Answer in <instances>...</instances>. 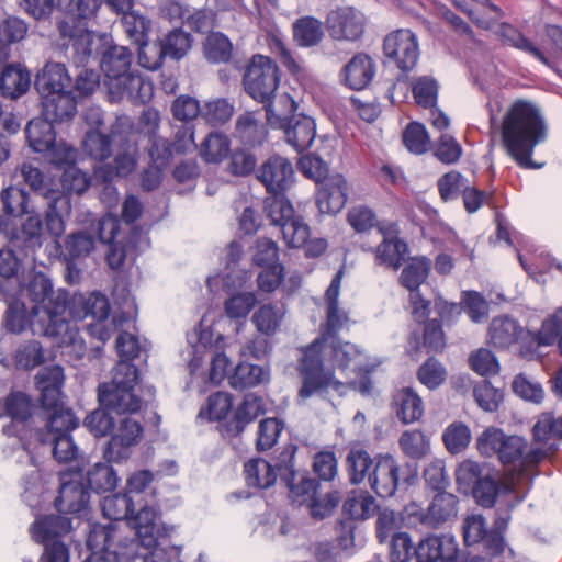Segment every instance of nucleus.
<instances>
[{
    "label": "nucleus",
    "instance_id": "obj_3",
    "mask_svg": "<svg viewBox=\"0 0 562 562\" xmlns=\"http://www.w3.org/2000/svg\"><path fill=\"white\" fill-rule=\"evenodd\" d=\"M22 302L30 304L32 315L36 318L38 329L34 334L56 338L68 328L65 317L69 307L70 292L54 289L52 279L43 271L33 270L20 283Z\"/></svg>",
    "mask_w": 562,
    "mask_h": 562
},
{
    "label": "nucleus",
    "instance_id": "obj_28",
    "mask_svg": "<svg viewBox=\"0 0 562 562\" xmlns=\"http://www.w3.org/2000/svg\"><path fill=\"white\" fill-rule=\"evenodd\" d=\"M329 35L337 41H357L364 32L362 16L350 7L331 10L326 18Z\"/></svg>",
    "mask_w": 562,
    "mask_h": 562
},
{
    "label": "nucleus",
    "instance_id": "obj_54",
    "mask_svg": "<svg viewBox=\"0 0 562 562\" xmlns=\"http://www.w3.org/2000/svg\"><path fill=\"white\" fill-rule=\"evenodd\" d=\"M136 46L138 64L145 69L157 70L162 66L165 58H167L166 53L162 52L160 37L154 41L147 37L136 44Z\"/></svg>",
    "mask_w": 562,
    "mask_h": 562
},
{
    "label": "nucleus",
    "instance_id": "obj_58",
    "mask_svg": "<svg viewBox=\"0 0 562 562\" xmlns=\"http://www.w3.org/2000/svg\"><path fill=\"white\" fill-rule=\"evenodd\" d=\"M116 528L111 524H91L87 537V548L90 552H115L112 550Z\"/></svg>",
    "mask_w": 562,
    "mask_h": 562
},
{
    "label": "nucleus",
    "instance_id": "obj_33",
    "mask_svg": "<svg viewBox=\"0 0 562 562\" xmlns=\"http://www.w3.org/2000/svg\"><path fill=\"white\" fill-rule=\"evenodd\" d=\"M69 121L70 120H55L53 117H48L43 113L42 109L41 115L31 119L24 128L25 138L30 148L38 154L50 149L53 145H55L57 136L54 123H64Z\"/></svg>",
    "mask_w": 562,
    "mask_h": 562
},
{
    "label": "nucleus",
    "instance_id": "obj_11",
    "mask_svg": "<svg viewBox=\"0 0 562 562\" xmlns=\"http://www.w3.org/2000/svg\"><path fill=\"white\" fill-rule=\"evenodd\" d=\"M299 104L289 94L279 97L277 105L267 106V124L281 130L285 140L299 154L308 149L316 136V123L313 117L297 112Z\"/></svg>",
    "mask_w": 562,
    "mask_h": 562
},
{
    "label": "nucleus",
    "instance_id": "obj_15",
    "mask_svg": "<svg viewBox=\"0 0 562 562\" xmlns=\"http://www.w3.org/2000/svg\"><path fill=\"white\" fill-rule=\"evenodd\" d=\"M280 78V69L272 58L255 54L249 59L243 75L244 90L255 101L262 103L267 112L268 105H276L272 100Z\"/></svg>",
    "mask_w": 562,
    "mask_h": 562
},
{
    "label": "nucleus",
    "instance_id": "obj_37",
    "mask_svg": "<svg viewBox=\"0 0 562 562\" xmlns=\"http://www.w3.org/2000/svg\"><path fill=\"white\" fill-rule=\"evenodd\" d=\"M1 210L12 218H22L24 215L37 210L31 193L20 186H9L0 192Z\"/></svg>",
    "mask_w": 562,
    "mask_h": 562
},
{
    "label": "nucleus",
    "instance_id": "obj_60",
    "mask_svg": "<svg viewBox=\"0 0 562 562\" xmlns=\"http://www.w3.org/2000/svg\"><path fill=\"white\" fill-rule=\"evenodd\" d=\"M233 45L229 38L221 32L207 35L204 42V54L211 63H227L232 57Z\"/></svg>",
    "mask_w": 562,
    "mask_h": 562
},
{
    "label": "nucleus",
    "instance_id": "obj_21",
    "mask_svg": "<svg viewBox=\"0 0 562 562\" xmlns=\"http://www.w3.org/2000/svg\"><path fill=\"white\" fill-rule=\"evenodd\" d=\"M384 56L402 71H412L419 58L417 36L408 29L389 33L383 41Z\"/></svg>",
    "mask_w": 562,
    "mask_h": 562
},
{
    "label": "nucleus",
    "instance_id": "obj_17",
    "mask_svg": "<svg viewBox=\"0 0 562 562\" xmlns=\"http://www.w3.org/2000/svg\"><path fill=\"white\" fill-rule=\"evenodd\" d=\"M89 504L90 491L82 473L80 471L59 473L58 495L54 499L56 510L59 514L81 517L89 513Z\"/></svg>",
    "mask_w": 562,
    "mask_h": 562
},
{
    "label": "nucleus",
    "instance_id": "obj_31",
    "mask_svg": "<svg viewBox=\"0 0 562 562\" xmlns=\"http://www.w3.org/2000/svg\"><path fill=\"white\" fill-rule=\"evenodd\" d=\"M159 512L147 505L140 507L138 512L134 510L130 519L140 544L149 551L156 550L159 539L166 536V529L159 525Z\"/></svg>",
    "mask_w": 562,
    "mask_h": 562
},
{
    "label": "nucleus",
    "instance_id": "obj_34",
    "mask_svg": "<svg viewBox=\"0 0 562 562\" xmlns=\"http://www.w3.org/2000/svg\"><path fill=\"white\" fill-rule=\"evenodd\" d=\"M72 520L64 514L44 515L35 519L30 527V533L36 543L64 541L63 538L72 531Z\"/></svg>",
    "mask_w": 562,
    "mask_h": 562
},
{
    "label": "nucleus",
    "instance_id": "obj_1",
    "mask_svg": "<svg viewBox=\"0 0 562 562\" xmlns=\"http://www.w3.org/2000/svg\"><path fill=\"white\" fill-rule=\"evenodd\" d=\"M135 371L126 364H120L114 378L109 382H101L97 387L99 407L89 413L83 425L95 438L111 436L103 448V458L109 462L127 460L132 447L136 446L143 437L144 428L139 422L123 417L116 427L111 415H131L138 413L143 406V398L135 391Z\"/></svg>",
    "mask_w": 562,
    "mask_h": 562
},
{
    "label": "nucleus",
    "instance_id": "obj_52",
    "mask_svg": "<svg viewBox=\"0 0 562 562\" xmlns=\"http://www.w3.org/2000/svg\"><path fill=\"white\" fill-rule=\"evenodd\" d=\"M13 359L18 370L30 371L46 361L45 350L40 341L26 340L18 346Z\"/></svg>",
    "mask_w": 562,
    "mask_h": 562
},
{
    "label": "nucleus",
    "instance_id": "obj_35",
    "mask_svg": "<svg viewBox=\"0 0 562 562\" xmlns=\"http://www.w3.org/2000/svg\"><path fill=\"white\" fill-rule=\"evenodd\" d=\"M31 85V72L21 64H8L0 72V95L4 99L18 100L30 90Z\"/></svg>",
    "mask_w": 562,
    "mask_h": 562
},
{
    "label": "nucleus",
    "instance_id": "obj_61",
    "mask_svg": "<svg viewBox=\"0 0 562 562\" xmlns=\"http://www.w3.org/2000/svg\"><path fill=\"white\" fill-rule=\"evenodd\" d=\"M134 510V499L126 492L106 497L103 503V512L112 520H130Z\"/></svg>",
    "mask_w": 562,
    "mask_h": 562
},
{
    "label": "nucleus",
    "instance_id": "obj_7",
    "mask_svg": "<svg viewBox=\"0 0 562 562\" xmlns=\"http://www.w3.org/2000/svg\"><path fill=\"white\" fill-rule=\"evenodd\" d=\"M233 395L217 391L207 397V418L210 422H218V430L224 438L240 436L246 427L266 413L261 396L248 393L233 411Z\"/></svg>",
    "mask_w": 562,
    "mask_h": 562
},
{
    "label": "nucleus",
    "instance_id": "obj_24",
    "mask_svg": "<svg viewBox=\"0 0 562 562\" xmlns=\"http://www.w3.org/2000/svg\"><path fill=\"white\" fill-rule=\"evenodd\" d=\"M95 247V236L86 229L68 234L61 246L60 257L66 263V279L70 283L78 282L81 270L77 261L87 258Z\"/></svg>",
    "mask_w": 562,
    "mask_h": 562
},
{
    "label": "nucleus",
    "instance_id": "obj_18",
    "mask_svg": "<svg viewBox=\"0 0 562 562\" xmlns=\"http://www.w3.org/2000/svg\"><path fill=\"white\" fill-rule=\"evenodd\" d=\"M102 125V120H97V125L85 133L81 142L85 155L100 162L112 157L114 146H117L127 133V126L123 117H116L108 132L101 128Z\"/></svg>",
    "mask_w": 562,
    "mask_h": 562
},
{
    "label": "nucleus",
    "instance_id": "obj_20",
    "mask_svg": "<svg viewBox=\"0 0 562 562\" xmlns=\"http://www.w3.org/2000/svg\"><path fill=\"white\" fill-rule=\"evenodd\" d=\"M116 148L117 151L113 162L94 169V178L98 182L109 183L114 177L127 178L135 171L139 160L136 135L127 131Z\"/></svg>",
    "mask_w": 562,
    "mask_h": 562
},
{
    "label": "nucleus",
    "instance_id": "obj_41",
    "mask_svg": "<svg viewBox=\"0 0 562 562\" xmlns=\"http://www.w3.org/2000/svg\"><path fill=\"white\" fill-rule=\"evenodd\" d=\"M234 136L244 146L255 148L262 145L267 136V131L257 119V112L250 111L237 117Z\"/></svg>",
    "mask_w": 562,
    "mask_h": 562
},
{
    "label": "nucleus",
    "instance_id": "obj_50",
    "mask_svg": "<svg viewBox=\"0 0 562 562\" xmlns=\"http://www.w3.org/2000/svg\"><path fill=\"white\" fill-rule=\"evenodd\" d=\"M160 40L162 52L168 58L176 61L186 57L193 44L192 35L181 26L172 29Z\"/></svg>",
    "mask_w": 562,
    "mask_h": 562
},
{
    "label": "nucleus",
    "instance_id": "obj_27",
    "mask_svg": "<svg viewBox=\"0 0 562 562\" xmlns=\"http://www.w3.org/2000/svg\"><path fill=\"white\" fill-rule=\"evenodd\" d=\"M113 100L132 102L135 105L147 103L153 97V87L135 70L119 77L113 81H105Z\"/></svg>",
    "mask_w": 562,
    "mask_h": 562
},
{
    "label": "nucleus",
    "instance_id": "obj_6",
    "mask_svg": "<svg viewBox=\"0 0 562 562\" xmlns=\"http://www.w3.org/2000/svg\"><path fill=\"white\" fill-rule=\"evenodd\" d=\"M71 76L63 63L46 61L37 70L33 87L40 95L43 113L55 120H72L77 115L76 100L69 87Z\"/></svg>",
    "mask_w": 562,
    "mask_h": 562
},
{
    "label": "nucleus",
    "instance_id": "obj_63",
    "mask_svg": "<svg viewBox=\"0 0 562 562\" xmlns=\"http://www.w3.org/2000/svg\"><path fill=\"white\" fill-rule=\"evenodd\" d=\"M60 183L64 192L69 199L70 194L85 193L91 186V177L77 167V164L66 168L60 176Z\"/></svg>",
    "mask_w": 562,
    "mask_h": 562
},
{
    "label": "nucleus",
    "instance_id": "obj_48",
    "mask_svg": "<svg viewBox=\"0 0 562 562\" xmlns=\"http://www.w3.org/2000/svg\"><path fill=\"white\" fill-rule=\"evenodd\" d=\"M431 269V261L427 257H414L402 269L398 278L400 284L409 292L420 290V285L427 280Z\"/></svg>",
    "mask_w": 562,
    "mask_h": 562
},
{
    "label": "nucleus",
    "instance_id": "obj_10",
    "mask_svg": "<svg viewBox=\"0 0 562 562\" xmlns=\"http://www.w3.org/2000/svg\"><path fill=\"white\" fill-rule=\"evenodd\" d=\"M18 170L25 184L35 195L47 201L45 210V227L53 237H60L65 232V216L70 214V199L56 188L53 179L30 161L22 162Z\"/></svg>",
    "mask_w": 562,
    "mask_h": 562
},
{
    "label": "nucleus",
    "instance_id": "obj_46",
    "mask_svg": "<svg viewBox=\"0 0 562 562\" xmlns=\"http://www.w3.org/2000/svg\"><path fill=\"white\" fill-rule=\"evenodd\" d=\"M289 490V497L292 503L299 506L305 505L318 495L321 483L317 479L312 477L307 471L300 472L291 482H283Z\"/></svg>",
    "mask_w": 562,
    "mask_h": 562
},
{
    "label": "nucleus",
    "instance_id": "obj_9",
    "mask_svg": "<svg viewBox=\"0 0 562 562\" xmlns=\"http://www.w3.org/2000/svg\"><path fill=\"white\" fill-rule=\"evenodd\" d=\"M53 10L64 13L57 22L59 37L57 46L67 54L71 46L83 53L91 41V31L88 29L90 20L102 4V0H50Z\"/></svg>",
    "mask_w": 562,
    "mask_h": 562
},
{
    "label": "nucleus",
    "instance_id": "obj_45",
    "mask_svg": "<svg viewBox=\"0 0 562 562\" xmlns=\"http://www.w3.org/2000/svg\"><path fill=\"white\" fill-rule=\"evenodd\" d=\"M111 463L98 462L87 471L85 483L90 492L102 494L115 490L119 477Z\"/></svg>",
    "mask_w": 562,
    "mask_h": 562
},
{
    "label": "nucleus",
    "instance_id": "obj_4",
    "mask_svg": "<svg viewBox=\"0 0 562 562\" xmlns=\"http://www.w3.org/2000/svg\"><path fill=\"white\" fill-rule=\"evenodd\" d=\"M546 137L547 126L539 109L526 100L515 101L502 125V138L508 155L521 168H538L531 157L536 146Z\"/></svg>",
    "mask_w": 562,
    "mask_h": 562
},
{
    "label": "nucleus",
    "instance_id": "obj_19",
    "mask_svg": "<svg viewBox=\"0 0 562 562\" xmlns=\"http://www.w3.org/2000/svg\"><path fill=\"white\" fill-rule=\"evenodd\" d=\"M69 301L67 312L71 318L81 321L90 317L93 322L98 323L88 325L91 334H94V328L100 325L99 339H109V330L102 325V323L109 318L111 311L110 302L105 294L99 291L92 292L88 296L83 294H70Z\"/></svg>",
    "mask_w": 562,
    "mask_h": 562
},
{
    "label": "nucleus",
    "instance_id": "obj_39",
    "mask_svg": "<svg viewBox=\"0 0 562 562\" xmlns=\"http://www.w3.org/2000/svg\"><path fill=\"white\" fill-rule=\"evenodd\" d=\"M1 325L7 333L13 335H20L27 329L34 334V329H38L32 310H27L25 302L21 300H12L8 303Z\"/></svg>",
    "mask_w": 562,
    "mask_h": 562
},
{
    "label": "nucleus",
    "instance_id": "obj_25",
    "mask_svg": "<svg viewBox=\"0 0 562 562\" xmlns=\"http://www.w3.org/2000/svg\"><path fill=\"white\" fill-rule=\"evenodd\" d=\"M453 537L429 535L422 538L413 550L416 562H462Z\"/></svg>",
    "mask_w": 562,
    "mask_h": 562
},
{
    "label": "nucleus",
    "instance_id": "obj_40",
    "mask_svg": "<svg viewBox=\"0 0 562 562\" xmlns=\"http://www.w3.org/2000/svg\"><path fill=\"white\" fill-rule=\"evenodd\" d=\"M374 462L375 456L372 458L360 445L350 447L345 460L349 482L352 485H359L366 480L369 481Z\"/></svg>",
    "mask_w": 562,
    "mask_h": 562
},
{
    "label": "nucleus",
    "instance_id": "obj_38",
    "mask_svg": "<svg viewBox=\"0 0 562 562\" xmlns=\"http://www.w3.org/2000/svg\"><path fill=\"white\" fill-rule=\"evenodd\" d=\"M370 251L374 254L375 265L396 271L405 261L408 245L398 236H384V239L376 247L370 248Z\"/></svg>",
    "mask_w": 562,
    "mask_h": 562
},
{
    "label": "nucleus",
    "instance_id": "obj_12",
    "mask_svg": "<svg viewBox=\"0 0 562 562\" xmlns=\"http://www.w3.org/2000/svg\"><path fill=\"white\" fill-rule=\"evenodd\" d=\"M83 53L71 46L70 54H66L77 66H83L90 60L100 63L106 81H113L132 70L133 54L128 47L111 43L105 35H97L91 32V41Z\"/></svg>",
    "mask_w": 562,
    "mask_h": 562
},
{
    "label": "nucleus",
    "instance_id": "obj_55",
    "mask_svg": "<svg viewBox=\"0 0 562 562\" xmlns=\"http://www.w3.org/2000/svg\"><path fill=\"white\" fill-rule=\"evenodd\" d=\"M439 83L431 76H420L412 85V93L418 106L432 110L438 101Z\"/></svg>",
    "mask_w": 562,
    "mask_h": 562
},
{
    "label": "nucleus",
    "instance_id": "obj_62",
    "mask_svg": "<svg viewBox=\"0 0 562 562\" xmlns=\"http://www.w3.org/2000/svg\"><path fill=\"white\" fill-rule=\"evenodd\" d=\"M251 147H236L229 154L228 171L236 177H247L256 170L257 157Z\"/></svg>",
    "mask_w": 562,
    "mask_h": 562
},
{
    "label": "nucleus",
    "instance_id": "obj_43",
    "mask_svg": "<svg viewBox=\"0 0 562 562\" xmlns=\"http://www.w3.org/2000/svg\"><path fill=\"white\" fill-rule=\"evenodd\" d=\"M270 379V371L258 364L246 361L239 362L229 375V385L234 390H246L267 383Z\"/></svg>",
    "mask_w": 562,
    "mask_h": 562
},
{
    "label": "nucleus",
    "instance_id": "obj_44",
    "mask_svg": "<svg viewBox=\"0 0 562 562\" xmlns=\"http://www.w3.org/2000/svg\"><path fill=\"white\" fill-rule=\"evenodd\" d=\"M115 349L120 357V360L112 370V378L115 376L120 364H126L127 367H131V369L135 371L134 373L136 374V387L140 379V373L139 369L132 361L135 358H137L140 353V344L138 337L128 331H121L115 339Z\"/></svg>",
    "mask_w": 562,
    "mask_h": 562
},
{
    "label": "nucleus",
    "instance_id": "obj_57",
    "mask_svg": "<svg viewBox=\"0 0 562 562\" xmlns=\"http://www.w3.org/2000/svg\"><path fill=\"white\" fill-rule=\"evenodd\" d=\"M471 438L469 426L462 422L451 423L442 434L445 447L451 454L464 451L471 442Z\"/></svg>",
    "mask_w": 562,
    "mask_h": 562
},
{
    "label": "nucleus",
    "instance_id": "obj_29",
    "mask_svg": "<svg viewBox=\"0 0 562 562\" xmlns=\"http://www.w3.org/2000/svg\"><path fill=\"white\" fill-rule=\"evenodd\" d=\"M20 226H15L10 233V244L24 252L25 256L34 254L44 241L43 218L38 210L24 215Z\"/></svg>",
    "mask_w": 562,
    "mask_h": 562
},
{
    "label": "nucleus",
    "instance_id": "obj_32",
    "mask_svg": "<svg viewBox=\"0 0 562 562\" xmlns=\"http://www.w3.org/2000/svg\"><path fill=\"white\" fill-rule=\"evenodd\" d=\"M376 72L375 61L366 53H357L340 70V82L360 91L369 87Z\"/></svg>",
    "mask_w": 562,
    "mask_h": 562
},
{
    "label": "nucleus",
    "instance_id": "obj_42",
    "mask_svg": "<svg viewBox=\"0 0 562 562\" xmlns=\"http://www.w3.org/2000/svg\"><path fill=\"white\" fill-rule=\"evenodd\" d=\"M245 482L248 487L268 490L277 482L278 473L272 463L263 458H252L244 464Z\"/></svg>",
    "mask_w": 562,
    "mask_h": 562
},
{
    "label": "nucleus",
    "instance_id": "obj_56",
    "mask_svg": "<svg viewBox=\"0 0 562 562\" xmlns=\"http://www.w3.org/2000/svg\"><path fill=\"white\" fill-rule=\"evenodd\" d=\"M403 528L400 512L384 507L379 509L375 521V536L379 543H385L395 533H402Z\"/></svg>",
    "mask_w": 562,
    "mask_h": 562
},
{
    "label": "nucleus",
    "instance_id": "obj_8",
    "mask_svg": "<svg viewBox=\"0 0 562 562\" xmlns=\"http://www.w3.org/2000/svg\"><path fill=\"white\" fill-rule=\"evenodd\" d=\"M454 474L459 491L470 494L484 508L494 507L498 496L515 493L514 485L503 482L487 463L468 459L458 465Z\"/></svg>",
    "mask_w": 562,
    "mask_h": 562
},
{
    "label": "nucleus",
    "instance_id": "obj_30",
    "mask_svg": "<svg viewBox=\"0 0 562 562\" xmlns=\"http://www.w3.org/2000/svg\"><path fill=\"white\" fill-rule=\"evenodd\" d=\"M64 370L60 366L45 367L35 375V387L40 392L42 404H47L53 413L68 411L61 401V387L64 384Z\"/></svg>",
    "mask_w": 562,
    "mask_h": 562
},
{
    "label": "nucleus",
    "instance_id": "obj_47",
    "mask_svg": "<svg viewBox=\"0 0 562 562\" xmlns=\"http://www.w3.org/2000/svg\"><path fill=\"white\" fill-rule=\"evenodd\" d=\"M231 139L222 132H210L200 146V156L206 164H220L231 154Z\"/></svg>",
    "mask_w": 562,
    "mask_h": 562
},
{
    "label": "nucleus",
    "instance_id": "obj_59",
    "mask_svg": "<svg viewBox=\"0 0 562 562\" xmlns=\"http://www.w3.org/2000/svg\"><path fill=\"white\" fill-rule=\"evenodd\" d=\"M100 85V74L93 69L82 68L75 76V79H71V86L69 87V91H71V97L76 100V108L78 106L79 100H83L88 97H91L97 88Z\"/></svg>",
    "mask_w": 562,
    "mask_h": 562
},
{
    "label": "nucleus",
    "instance_id": "obj_51",
    "mask_svg": "<svg viewBox=\"0 0 562 562\" xmlns=\"http://www.w3.org/2000/svg\"><path fill=\"white\" fill-rule=\"evenodd\" d=\"M458 503V497L451 493L445 492V490L439 491L434 496L428 507V512L435 528H438L446 521L457 516Z\"/></svg>",
    "mask_w": 562,
    "mask_h": 562
},
{
    "label": "nucleus",
    "instance_id": "obj_64",
    "mask_svg": "<svg viewBox=\"0 0 562 562\" xmlns=\"http://www.w3.org/2000/svg\"><path fill=\"white\" fill-rule=\"evenodd\" d=\"M234 113V105L225 98L206 102L202 106L201 117L211 126H222L227 123Z\"/></svg>",
    "mask_w": 562,
    "mask_h": 562
},
{
    "label": "nucleus",
    "instance_id": "obj_16",
    "mask_svg": "<svg viewBox=\"0 0 562 562\" xmlns=\"http://www.w3.org/2000/svg\"><path fill=\"white\" fill-rule=\"evenodd\" d=\"M263 210L271 224L280 226L283 239L289 247L300 248L311 235L310 226L301 215H296L285 195H270L265 199Z\"/></svg>",
    "mask_w": 562,
    "mask_h": 562
},
{
    "label": "nucleus",
    "instance_id": "obj_23",
    "mask_svg": "<svg viewBox=\"0 0 562 562\" xmlns=\"http://www.w3.org/2000/svg\"><path fill=\"white\" fill-rule=\"evenodd\" d=\"M535 333L522 327L518 319L509 315L493 317L487 329V344L497 350H506L510 346L533 340Z\"/></svg>",
    "mask_w": 562,
    "mask_h": 562
},
{
    "label": "nucleus",
    "instance_id": "obj_49",
    "mask_svg": "<svg viewBox=\"0 0 562 562\" xmlns=\"http://www.w3.org/2000/svg\"><path fill=\"white\" fill-rule=\"evenodd\" d=\"M323 37L322 23L314 16H303L293 23V40L300 47L316 46Z\"/></svg>",
    "mask_w": 562,
    "mask_h": 562
},
{
    "label": "nucleus",
    "instance_id": "obj_2",
    "mask_svg": "<svg viewBox=\"0 0 562 562\" xmlns=\"http://www.w3.org/2000/svg\"><path fill=\"white\" fill-rule=\"evenodd\" d=\"M346 318L340 314L339 305H327L326 322L321 336L302 348L303 356L299 359L296 368L301 379L299 400L305 401L315 395L324 398L329 387L342 394L345 384L335 378L334 370L325 368L322 351L326 341L339 337L338 333Z\"/></svg>",
    "mask_w": 562,
    "mask_h": 562
},
{
    "label": "nucleus",
    "instance_id": "obj_36",
    "mask_svg": "<svg viewBox=\"0 0 562 562\" xmlns=\"http://www.w3.org/2000/svg\"><path fill=\"white\" fill-rule=\"evenodd\" d=\"M392 408L404 425L418 422L424 415L423 400L411 386H404L393 394Z\"/></svg>",
    "mask_w": 562,
    "mask_h": 562
},
{
    "label": "nucleus",
    "instance_id": "obj_53",
    "mask_svg": "<svg viewBox=\"0 0 562 562\" xmlns=\"http://www.w3.org/2000/svg\"><path fill=\"white\" fill-rule=\"evenodd\" d=\"M502 37L504 43L507 45L531 55L546 66L551 65L550 59L544 55V53L518 29L509 24H503Z\"/></svg>",
    "mask_w": 562,
    "mask_h": 562
},
{
    "label": "nucleus",
    "instance_id": "obj_13",
    "mask_svg": "<svg viewBox=\"0 0 562 562\" xmlns=\"http://www.w3.org/2000/svg\"><path fill=\"white\" fill-rule=\"evenodd\" d=\"M79 418L72 409L55 412L45 427L36 432L33 445L52 447L53 457L59 463L74 461L78 457V447L71 432L79 427Z\"/></svg>",
    "mask_w": 562,
    "mask_h": 562
},
{
    "label": "nucleus",
    "instance_id": "obj_5",
    "mask_svg": "<svg viewBox=\"0 0 562 562\" xmlns=\"http://www.w3.org/2000/svg\"><path fill=\"white\" fill-rule=\"evenodd\" d=\"M52 414L53 409L47 404H42L38 397L34 398L23 391H11L0 398V418H10L2 434L16 437L24 449L33 445L36 432L45 427Z\"/></svg>",
    "mask_w": 562,
    "mask_h": 562
},
{
    "label": "nucleus",
    "instance_id": "obj_14",
    "mask_svg": "<svg viewBox=\"0 0 562 562\" xmlns=\"http://www.w3.org/2000/svg\"><path fill=\"white\" fill-rule=\"evenodd\" d=\"M417 479V462L406 461L401 464L390 453H378L369 475V484L378 496L387 498L393 496L401 485L412 486Z\"/></svg>",
    "mask_w": 562,
    "mask_h": 562
},
{
    "label": "nucleus",
    "instance_id": "obj_26",
    "mask_svg": "<svg viewBox=\"0 0 562 562\" xmlns=\"http://www.w3.org/2000/svg\"><path fill=\"white\" fill-rule=\"evenodd\" d=\"M316 206L322 214H337L348 200V183L341 173L322 179L316 184Z\"/></svg>",
    "mask_w": 562,
    "mask_h": 562
},
{
    "label": "nucleus",
    "instance_id": "obj_22",
    "mask_svg": "<svg viewBox=\"0 0 562 562\" xmlns=\"http://www.w3.org/2000/svg\"><path fill=\"white\" fill-rule=\"evenodd\" d=\"M291 161L280 155L270 156L256 171V178L270 195H283L294 182Z\"/></svg>",
    "mask_w": 562,
    "mask_h": 562
}]
</instances>
